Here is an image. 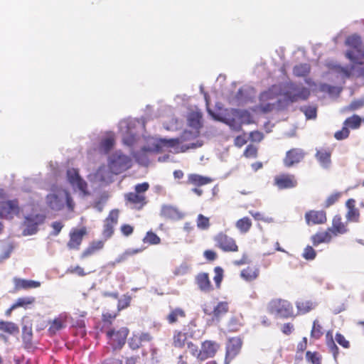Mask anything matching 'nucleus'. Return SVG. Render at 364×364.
<instances>
[{
	"label": "nucleus",
	"instance_id": "nucleus-16",
	"mask_svg": "<svg viewBox=\"0 0 364 364\" xmlns=\"http://www.w3.org/2000/svg\"><path fill=\"white\" fill-rule=\"evenodd\" d=\"M242 340L238 337L230 338L226 346L225 360L230 362L240 351Z\"/></svg>",
	"mask_w": 364,
	"mask_h": 364
},
{
	"label": "nucleus",
	"instance_id": "nucleus-5",
	"mask_svg": "<svg viewBox=\"0 0 364 364\" xmlns=\"http://www.w3.org/2000/svg\"><path fill=\"white\" fill-rule=\"evenodd\" d=\"M108 166L110 171L117 175L132 166V160L129 156L120 152H116L111 156Z\"/></svg>",
	"mask_w": 364,
	"mask_h": 364
},
{
	"label": "nucleus",
	"instance_id": "nucleus-17",
	"mask_svg": "<svg viewBox=\"0 0 364 364\" xmlns=\"http://www.w3.org/2000/svg\"><path fill=\"white\" fill-rule=\"evenodd\" d=\"M160 215L166 220H179L184 218L185 214L175 206L164 205L161 207Z\"/></svg>",
	"mask_w": 364,
	"mask_h": 364
},
{
	"label": "nucleus",
	"instance_id": "nucleus-51",
	"mask_svg": "<svg viewBox=\"0 0 364 364\" xmlns=\"http://www.w3.org/2000/svg\"><path fill=\"white\" fill-rule=\"evenodd\" d=\"M114 139L113 137H107L102 140L100 147L105 152H108L114 146Z\"/></svg>",
	"mask_w": 364,
	"mask_h": 364
},
{
	"label": "nucleus",
	"instance_id": "nucleus-58",
	"mask_svg": "<svg viewBox=\"0 0 364 364\" xmlns=\"http://www.w3.org/2000/svg\"><path fill=\"white\" fill-rule=\"evenodd\" d=\"M247 142V139L245 133L236 136L234 139V144L237 147H242Z\"/></svg>",
	"mask_w": 364,
	"mask_h": 364
},
{
	"label": "nucleus",
	"instance_id": "nucleus-48",
	"mask_svg": "<svg viewBox=\"0 0 364 364\" xmlns=\"http://www.w3.org/2000/svg\"><path fill=\"white\" fill-rule=\"evenodd\" d=\"M35 301V298L33 296L18 298L16 303L13 304V308L23 307L29 304H32Z\"/></svg>",
	"mask_w": 364,
	"mask_h": 364
},
{
	"label": "nucleus",
	"instance_id": "nucleus-1",
	"mask_svg": "<svg viewBox=\"0 0 364 364\" xmlns=\"http://www.w3.org/2000/svg\"><path fill=\"white\" fill-rule=\"evenodd\" d=\"M149 188L147 182L138 183L134 186V191L124 194V201L127 206L136 210H141L147 204L146 192Z\"/></svg>",
	"mask_w": 364,
	"mask_h": 364
},
{
	"label": "nucleus",
	"instance_id": "nucleus-57",
	"mask_svg": "<svg viewBox=\"0 0 364 364\" xmlns=\"http://www.w3.org/2000/svg\"><path fill=\"white\" fill-rule=\"evenodd\" d=\"M67 272L77 274L79 277H84L87 275V273L85 272L84 269L79 265L75 267H70L68 269Z\"/></svg>",
	"mask_w": 364,
	"mask_h": 364
},
{
	"label": "nucleus",
	"instance_id": "nucleus-20",
	"mask_svg": "<svg viewBox=\"0 0 364 364\" xmlns=\"http://www.w3.org/2000/svg\"><path fill=\"white\" fill-rule=\"evenodd\" d=\"M305 219L308 225L323 224L326 222V214L323 210H310L306 213Z\"/></svg>",
	"mask_w": 364,
	"mask_h": 364
},
{
	"label": "nucleus",
	"instance_id": "nucleus-9",
	"mask_svg": "<svg viewBox=\"0 0 364 364\" xmlns=\"http://www.w3.org/2000/svg\"><path fill=\"white\" fill-rule=\"evenodd\" d=\"M277 95L271 90L262 92L259 97L257 109L264 114L272 112L276 104L272 101L276 99Z\"/></svg>",
	"mask_w": 364,
	"mask_h": 364
},
{
	"label": "nucleus",
	"instance_id": "nucleus-2",
	"mask_svg": "<svg viewBox=\"0 0 364 364\" xmlns=\"http://www.w3.org/2000/svg\"><path fill=\"white\" fill-rule=\"evenodd\" d=\"M268 311L271 314L284 318L295 316L292 304L282 299H272L268 304Z\"/></svg>",
	"mask_w": 364,
	"mask_h": 364
},
{
	"label": "nucleus",
	"instance_id": "nucleus-4",
	"mask_svg": "<svg viewBox=\"0 0 364 364\" xmlns=\"http://www.w3.org/2000/svg\"><path fill=\"white\" fill-rule=\"evenodd\" d=\"M346 43L347 46L352 48L348 50L346 56L353 63L362 65L363 63L360 60L362 56H364V53L360 50L362 44L361 38L359 36L352 35L346 38Z\"/></svg>",
	"mask_w": 364,
	"mask_h": 364
},
{
	"label": "nucleus",
	"instance_id": "nucleus-44",
	"mask_svg": "<svg viewBox=\"0 0 364 364\" xmlns=\"http://www.w3.org/2000/svg\"><path fill=\"white\" fill-rule=\"evenodd\" d=\"M25 224H26V229L24 230L23 232L24 235H33L37 232L38 231V226L36 223H33L28 218H26L25 220Z\"/></svg>",
	"mask_w": 364,
	"mask_h": 364
},
{
	"label": "nucleus",
	"instance_id": "nucleus-46",
	"mask_svg": "<svg viewBox=\"0 0 364 364\" xmlns=\"http://www.w3.org/2000/svg\"><path fill=\"white\" fill-rule=\"evenodd\" d=\"M197 227L200 230H208L210 228V220L208 217L199 214L197 218Z\"/></svg>",
	"mask_w": 364,
	"mask_h": 364
},
{
	"label": "nucleus",
	"instance_id": "nucleus-49",
	"mask_svg": "<svg viewBox=\"0 0 364 364\" xmlns=\"http://www.w3.org/2000/svg\"><path fill=\"white\" fill-rule=\"evenodd\" d=\"M63 206L66 203L68 210L73 211L75 208V203L70 193L66 190H63Z\"/></svg>",
	"mask_w": 364,
	"mask_h": 364
},
{
	"label": "nucleus",
	"instance_id": "nucleus-22",
	"mask_svg": "<svg viewBox=\"0 0 364 364\" xmlns=\"http://www.w3.org/2000/svg\"><path fill=\"white\" fill-rule=\"evenodd\" d=\"M196 283L200 291L210 292L213 290V287L207 272H200L196 276Z\"/></svg>",
	"mask_w": 364,
	"mask_h": 364
},
{
	"label": "nucleus",
	"instance_id": "nucleus-13",
	"mask_svg": "<svg viewBox=\"0 0 364 364\" xmlns=\"http://www.w3.org/2000/svg\"><path fill=\"white\" fill-rule=\"evenodd\" d=\"M67 178L72 186L76 187L85 196L88 195L89 192L87 190V183L82 179L80 176L77 169L71 168L67 171Z\"/></svg>",
	"mask_w": 364,
	"mask_h": 364
},
{
	"label": "nucleus",
	"instance_id": "nucleus-19",
	"mask_svg": "<svg viewBox=\"0 0 364 364\" xmlns=\"http://www.w3.org/2000/svg\"><path fill=\"white\" fill-rule=\"evenodd\" d=\"M67 316L60 314L55 317L53 320L49 321V328L48 333L50 336L55 335L58 331L63 329L66 326Z\"/></svg>",
	"mask_w": 364,
	"mask_h": 364
},
{
	"label": "nucleus",
	"instance_id": "nucleus-43",
	"mask_svg": "<svg viewBox=\"0 0 364 364\" xmlns=\"http://www.w3.org/2000/svg\"><path fill=\"white\" fill-rule=\"evenodd\" d=\"M214 272L215 276L213 277V280L215 284V287L217 289H220L224 277V270L221 267L218 266L214 268Z\"/></svg>",
	"mask_w": 364,
	"mask_h": 364
},
{
	"label": "nucleus",
	"instance_id": "nucleus-28",
	"mask_svg": "<svg viewBox=\"0 0 364 364\" xmlns=\"http://www.w3.org/2000/svg\"><path fill=\"white\" fill-rule=\"evenodd\" d=\"M188 333L179 330L173 332L172 338V346L176 348L182 349L187 345Z\"/></svg>",
	"mask_w": 364,
	"mask_h": 364
},
{
	"label": "nucleus",
	"instance_id": "nucleus-14",
	"mask_svg": "<svg viewBox=\"0 0 364 364\" xmlns=\"http://www.w3.org/2000/svg\"><path fill=\"white\" fill-rule=\"evenodd\" d=\"M119 219V210H112L108 216L104 220L102 236L105 240L109 239L114 234V228L117 224Z\"/></svg>",
	"mask_w": 364,
	"mask_h": 364
},
{
	"label": "nucleus",
	"instance_id": "nucleus-33",
	"mask_svg": "<svg viewBox=\"0 0 364 364\" xmlns=\"http://www.w3.org/2000/svg\"><path fill=\"white\" fill-rule=\"evenodd\" d=\"M229 311V304L227 301H220L216 306L213 309V318L216 320L220 319Z\"/></svg>",
	"mask_w": 364,
	"mask_h": 364
},
{
	"label": "nucleus",
	"instance_id": "nucleus-21",
	"mask_svg": "<svg viewBox=\"0 0 364 364\" xmlns=\"http://www.w3.org/2000/svg\"><path fill=\"white\" fill-rule=\"evenodd\" d=\"M14 290L16 291L22 289L27 290L31 289H36L41 286V282L34 280L24 279L21 278H14Z\"/></svg>",
	"mask_w": 364,
	"mask_h": 364
},
{
	"label": "nucleus",
	"instance_id": "nucleus-62",
	"mask_svg": "<svg viewBox=\"0 0 364 364\" xmlns=\"http://www.w3.org/2000/svg\"><path fill=\"white\" fill-rule=\"evenodd\" d=\"M250 139L252 141L260 142L264 139V134L259 131H253L250 133Z\"/></svg>",
	"mask_w": 364,
	"mask_h": 364
},
{
	"label": "nucleus",
	"instance_id": "nucleus-8",
	"mask_svg": "<svg viewBox=\"0 0 364 364\" xmlns=\"http://www.w3.org/2000/svg\"><path fill=\"white\" fill-rule=\"evenodd\" d=\"M21 211L17 199L7 200L0 203V214L1 218L12 220L15 216H18Z\"/></svg>",
	"mask_w": 364,
	"mask_h": 364
},
{
	"label": "nucleus",
	"instance_id": "nucleus-50",
	"mask_svg": "<svg viewBox=\"0 0 364 364\" xmlns=\"http://www.w3.org/2000/svg\"><path fill=\"white\" fill-rule=\"evenodd\" d=\"M341 193H334L331 195H330L326 200L324 202L323 208H328L335 204L338 199L341 198Z\"/></svg>",
	"mask_w": 364,
	"mask_h": 364
},
{
	"label": "nucleus",
	"instance_id": "nucleus-60",
	"mask_svg": "<svg viewBox=\"0 0 364 364\" xmlns=\"http://www.w3.org/2000/svg\"><path fill=\"white\" fill-rule=\"evenodd\" d=\"M32 222L36 223L37 225H41L44 223L46 220V215L43 214H36L34 215L28 216Z\"/></svg>",
	"mask_w": 364,
	"mask_h": 364
},
{
	"label": "nucleus",
	"instance_id": "nucleus-53",
	"mask_svg": "<svg viewBox=\"0 0 364 364\" xmlns=\"http://www.w3.org/2000/svg\"><path fill=\"white\" fill-rule=\"evenodd\" d=\"M304 113L306 117L309 119H315L316 117V108L312 106H307L301 108Z\"/></svg>",
	"mask_w": 364,
	"mask_h": 364
},
{
	"label": "nucleus",
	"instance_id": "nucleus-45",
	"mask_svg": "<svg viewBox=\"0 0 364 364\" xmlns=\"http://www.w3.org/2000/svg\"><path fill=\"white\" fill-rule=\"evenodd\" d=\"M258 154V148L253 145V144H249L245 148L243 156L248 159H255L257 156Z\"/></svg>",
	"mask_w": 364,
	"mask_h": 364
},
{
	"label": "nucleus",
	"instance_id": "nucleus-35",
	"mask_svg": "<svg viewBox=\"0 0 364 364\" xmlns=\"http://www.w3.org/2000/svg\"><path fill=\"white\" fill-rule=\"evenodd\" d=\"M252 221L248 217H243L235 223V227L242 234L247 233L252 228Z\"/></svg>",
	"mask_w": 364,
	"mask_h": 364
},
{
	"label": "nucleus",
	"instance_id": "nucleus-39",
	"mask_svg": "<svg viewBox=\"0 0 364 364\" xmlns=\"http://www.w3.org/2000/svg\"><path fill=\"white\" fill-rule=\"evenodd\" d=\"M309 73L310 66L306 63L297 65L293 68V73L296 77H306Z\"/></svg>",
	"mask_w": 364,
	"mask_h": 364
},
{
	"label": "nucleus",
	"instance_id": "nucleus-36",
	"mask_svg": "<svg viewBox=\"0 0 364 364\" xmlns=\"http://www.w3.org/2000/svg\"><path fill=\"white\" fill-rule=\"evenodd\" d=\"M0 331L9 334H17L19 332L18 326L11 321H4L0 320Z\"/></svg>",
	"mask_w": 364,
	"mask_h": 364
},
{
	"label": "nucleus",
	"instance_id": "nucleus-12",
	"mask_svg": "<svg viewBox=\"0 0 364 364\" xmlns=\"http://www.w3.org/2000/svg\"><path fill=\"white\" fill-rule=\"evenodd\" d=\"M274 185L279 190L291 189L297 186V179L294 174L283 173L274 178Z\"/></svg>",
	"mask_w": 364,
	"mask_h": 364
},
{
	"label": "nucleus",
	"instance_id": "nucleus-32",
	"mask_svg": "<svg viewBox=\"0 0 364 364\" xmlns=\"http://www.w3.org/2000/svg\"><path fill=\"white\" fill-rule=\"evenodd\" d=\"M299 314H305L316 307V303L311 300H299L296 302Z\"/></svg>",
	"mask_w": 364,
	"mask_h": 364
},
{
	"label": "nucleus",
	"instance_id": "nucleus-63",
	"mask_svg": "<svg viewBox=\"0 0 364 364\" xmlns=\"http://www.w3.org/2000/svg\"><path fill=\"white\" fill-rule=\"evenodd\" d=\"M186 346L188 349L190 350L191 354L198 358L199 353L198 346L193 343L192 341H188L187 342Z\"/></svg>",
	"mask_w": 364,
	"mask_h": 364
},
{
	"label": "nucleus",
	"instance_id": "nucleus-24",
	"mask_svg": "<svg viewBox=\"0 0 364 364\" xmlns=\"http://www.w3.org/2000/svg\"><path fill=\"white\" fill-rule=\"evenodd\" d=\"M105 246V240H93L92 241L87 248H85L81 253L80 257L83 259L90 256L95 255L96 252L102 250Z\"/></svg>",
	"mask_w": 364,
	"mask_h": 364
},
{
	"label": "nucleus",
	"instance_id": "nucleus-3",
	"mask_svg": "<svg viewBox=\"0 0 364 364\" xmlns=\"http://www.w3.org/2000/svg\"><path fill=\"white\" fill-rule=\"evenodd\" d=\"M214 245L216 248L224 252H237L239 246L235 238L232 237L225 231H220L213 237Z\"/></svg>",
	"mask_w": 364,
	"mask_h": 364
},
{
	"label": "nucleus",
	"instance_id": "nucleus-52",
	"mask_svg": "<svg viewBox=\"0 0 364 364\" xmlns=\"http://www.w3.org/2000/svg\"><path fill=\"white\" fill-rule=\"evenodd\" d=\"M316 256V252L315 250L311 247L308 245L304 250V252L302 254V257L306 260H313L315 259Z\"/></svg>",
	"mask_w": 364,
	"mask_h": 364
},
{
	"label": "nucleus",
	"instance_id": "nucleus-37",
	"mask_svg": "<svg viewBox=\"0 0 364 364\" xmlns=\"http://www.w3.org/2000/svg\"><path fill=\"white\" fill-rule=\"evenodd\" d=\"M362 119L357 114H353V116L348 117L343 122V125H345L348 129L349 128L352 129H358L361 125Z\"/></svg>",
	"mask_w": 364,
	"mask_h": 364
},
{
	"label": "nucleus",
	"instance_id": "nucleus-64",
	"mask_svg": "<svg viewBox=\"0 0 364 364\" xmlns=\"http://www.w3.org/2000/svg\"><path fill=\"white\" fill-rule=\"evenodd\" d=\"M364 106V100H354L351 102V103L348 106V109L351 111H354Z\"/></svg>",
	"mask_w": 364,
	"mask_h": 364
},
{
	"label": "nucleus",
	"instance_id": "nucleus-34",
	"mask_svg": "<svg viewBox=\"0 0 364 364\" xmlns=\"http://www.w3.org/2000/svg\"><path fill=\"white\" fill-rule=\"evenodd\" d=\"M33 330L31 326H24L22 328V340L26 348H30L33 346Z\"/></svg>",
	"mask_w": 364,
	"mask_h": 364
},
{
	"label": "nucleus",
	"instance_id": "nucleus-47",
	"mask_svg": "<svg viewBox=\"0 0 364 364\" xmlns=\"http://www.w3.org/2000/svg\"><path fill=\"white\" fill-rule=\"evenodd\" d=\"M132 297L128 294H124L119 300L117 304V310L120 311L130 306Z\"/></svg>",
	"mask_w": 364,
	"mask_h": 364
},
{
	"label": "nucleus",
	"instance_id": "nucleus-56",
	"mask_svg": "<svg viewBox=\"0 0 364 364\" xmlns=\"http://www.w3.org/2000/svg\"><path fill=\"white\" fill-rule=\"evenodd\" d=\"M349 134H350L349 129L345 125H343V128L341 130L337 131L334 134V137L337 140H343V139L348 138Z\"/></svg>",
	"mask_w": 364,
	"mask_h": 364
},
{
	"label": "nucleus",
	"instance_id": "nucleus-59",
	"mask_svg": "<svg viewBox=\"0 0 364 364\" xmlns=\"http://www.w3.org/2000/svg\"><path fill=\"white\" fill-rule=\"evenodd\" d=\"M223 122L228 124L231 129L239 132L242 130V125L237 124L235 119H225Z\"/></svg>",
	"mask_w": 364,
	"mask_h": 364
},
{
	"label": "nucleus",
	"instance_id": "nucleus-41",
	"mask_svg": "<svg viewBox=\"0 0 364 364\" xmlns=\"http://www.w3.org/2000/svg\"><path fill=\"white\" fill-rule=\"evenodd\" d=\"M143 242L149 245H159L161 243V238L154 232L148 231L143 239Z\"/></svg>",
	"mask_w": 364,
	"mask_h": 364
},
{
	"label": "nucleus",
	"instance_id": "nucleus-54",
	"mask_svg": "<svg viewBox=\"0 0 364 364\" xmlns=\"http://www.w3.org/2000/svg\"><path fill=\"white\" fill-rule=\"evenodd\" d=\"M335 340L341 346L344 348L348 349L350 346V342L341 333H336Z\"/></svg>",
	"mask_w": 364,
	"mask_h": 364
},
{
	"label": "nucleus",
	"instance_id": "nucleus-11",
	"mask_svg": "<svg viewBox=\"0 0 364 364\" xmlns=\"http://www.w3.org/2000/svg\"><path fill=\"white\" fill-rule=\"evenodd\" d=\"M220 348V343L215 341L205 340L201 343L200 349L198 356V360H205L213 358Z\"/></svg>",
	"mask_w": 364,
	"mask_h": 364
},
{
	"label": "nucleus",
	"instance_id": "nucleus-27",
	"mask_svg": "<svg viewBox=\"0 0 364 364\" xmlns=\"http://www.w3.org/2000/svg\"><path fill=\"white\" fill-rule=\"evenodd\" d=\"M332 236L344 234L347 232L345 224L342 222L341 217L336 215L332 220V227L328 228Z\"/></svg>",
	"mask_w": 364,
	"mask_h": 364
},
{
	"label": "nucleus",
	"instance_id": "nucleus-6",
	"mask_svg": "<svg viewBox=\"0 0 364 364\" xmlns=\"http://www.w3.org/2000/svg\"><path fill=\"white\" fill-rule=\"evenodd\" d=\"M128 334L129 329L127 327H122L118 330L110 329L106 333L108 343L114 350L121 349L124 346Z\"/></svg>",
	"mask_w": 364,
	"mask_h": 364
},
{
	"label": "nucleus",
	"instance_id": "nucleus-7",
	"mask_svg": "<svg viewBox=\"0 0 364 364\" xmlns=\"http://www.w3.org/2000/svg\"><path fill=\"white\" fill-rule=\"evenodd\" d=\"M283 95L287 102H295L299 100H306L310 95V91L304 87H298L291 84L284 92Z\"/></svg>",
	"mask_w": 364,
	"mask_h": 364
},
{
	"label": "nucleus",
	"instance_id": "nucleus-55",
	"mask_svg": "<svg viewBox=\"0 0 364 364\" xmlns=\"http://www.w3.org/2000/svg\"><path fill=\"white\" fill-rule=\"evenodd\" d=\"M360 216L359 210L358 208H352L350 210H348L347 214H346V218L349 221H353L357 222L358 221Z\"/></svg>",
	"mask_w": 364,
	"mask_h": 364
},
{
	"label": "nucleus",
	"instance_id": "nucleus-10",
	"mask_svg": "<svg viewBox=\"0 0 364 364\" xmlns=\"http://www.w3.org/2000/svg\"><path fill=\"white\" fill-rule=\"evenodd\" d=\"M306 156V152L301 148H291L288 150L283 159V164L287 168L293 167L301 163Z\"/></svg>",
	"mask_w": 364,
	"mask_h": 364
},
{
	"label": "nucleus",
	"instance_id": "nucleus-31",
	"mask_svg": "<svg viewBox=\"0 0 364 364\" xmlns=\"http://www.w3.org/2000/svg\"><path fill=\"white\" fill-rule=\"evenodd\" d=\"M332 235L328 229L323 232H318L311 236V241L314 246H317L321 243L329 242L331 240Z\"/></svg>",
	"mask_w": 364,
	"mask_h": 364
},
{
	"label": "nucleus",
	"instance_id": "nucleus-26",
	"mask_svg": "<svg viewBox=\"0 0 364 364\" xmlns=\"http://www.w3.org/2000/svg\"><path fill=\"white\" fill-rule=\"evenodd\" d=\"M213 179L208 176H203L197 173H191L188 175L186 182L188 185L200 187L210 183Z\"/></svg>",
	"mask_w": 364,
	"mask_h": 364
},
{
	"label": "nucleus",
	"instance_id": "nucleus-18",
	"mask_svg": "<svg viewBox=\"0 0 364 364\" xmlns=\"http://www.w3.org/2000/svg\"><path fill=\"white\" fill-rule=\"evenodd\" d=\"M63 190L58 191L56 193H50L46 196L47 205L53 210H60L63 208Z\"/></svg>",
	"mask_w": 364,
	"mask_h": 364
},
{
	"label": "nucleus",
	"instance_id": "nucleus-25",
	"mask_svg": "<svg viewBox=\"0 0 364 364\" xmlns=\"http://www.w3.org/2000/svg\"><path fill=\"white\" fill-rule=\"evenodd\" d=\"M186 317V311L181 307L170 308V311L166 316L167 322L173 325L179 322L180 319L185 318Z\"/></svg>",
	"mask_w": 364,
	"mask_h": 364
},
{
	"label": "nucleus",
	"instance_id": "nucleus-38",
	"mask_svg": "<svg viewBox=\"0 0 364 364\" xmlns=\"http://www.w3.org/2000/svg\"><path fill=\"white\" fill-rule=\"evenodd\" d=\"M323 334V331L321 324L318 319L313 321L312 328L311 331V337L315 340L321 338Z\"/></svg>",
	"mask_w": 364,
	"mask_h": 364
},
{
	"label": "nucleus",
	"instance_id": "nucleus-61",
	"mask_svg": "<svg viewBox=\"0 0 364 364\" xmlns=\"http://www.w3.org/2000/svg\"><path fill=\"white\" fill-rule=\"evenodd\" d=\"M203 256L207 261L213 262L218 258L216 252L213 250H206L203 252Z\"/></svg>",
	"mask_w": 364,
	"mask_h": 364
},
{
	"label": "nucleus",
	"instance_id": "nucleus-30",
	"mask_svg": "<svg viewBox=\"0 0 364 364\" xmlns=\"http://www.w3.org/2000/svg\"><path fill=\"white\" fill-rule=\"evenodd\" d=\"M315 156L322 167L325 168L329 167L331 161V152L328 149H322L317 150Z\"/></svg>",
	"mask_w": 364,
	"mask_h": 364
},
{
	"label": "nucleus",
	"instance_id": "nucleus-42",
	"mask_svg": "<svg viewBox=\"0 0 364 364\" xmlns=\"http://www.w3.org/2000/svg\"><path fill=\"white\" fill-rule=\"evenodd\" d=\"M326 346L331 353H332L333 358L336 360L339 355V348L335 343L332 336L326 339Z\"/></svg>",
	"mask_w": 364,
	"mask_h": 364
},
{
	"label": "nucleus",
	"instance_id": "nucleus-23",
	"mask_svg": "<svg viewBox=\"0 0 364 364\" xmlns=\"http://www.w3.org/2000/svg\"><path fill=\"white\" fill-rule=\"evenodd\" d=\"M181 142V139L178 138L176 139H161L158 141L157 146L160 147H166V148H174L175 151L178 152H184L188 150L189 148H193V146H186V147H178L180 143Z\"/></svg>",
	"mask_w": 364,
	"mask_h": 364
},
{
	"label": "nucleus",
	"instance_id": "nucleus-40",
	"mask_svg": "<svg viewBox=\"0 0 364 364\" xmlns=\"http://www.w3.org/2000/svg\"><path fill=\"white\" fill-rule=\"evenodd\" d=\"M306 360L311 364H321L322 356L318 352L308 350L306 353Z\"/></svg>",
	"mask_w": 364,
	"mask_h": 364
},
{
	"label": "nucleus",
	"instance_id": "nucleus-29",
	"mask_svg": "<svg viewBox=\"0 0 364 364\" xmlns=\"http://www.w3.org/2000/svg\"><path fill=\"white\" fill-rule=\"evenodd\" d=\"M259 269L255 266H248L240 272V277L245 281L251 282L258 278Z\"/></svg>",
	"mask_w": 364,
	"mask_h": 364
},
{
	"label": "nucleus",
	"instance_id": "nucleus-15",
	"mask_svg": "<svg viewBox=\"0 0 364 364\" xmlns=\"http://www.w3.org/2000/svg\"><path fill=\"white\" fill-rule=\"evenodd\" d=\"M86 235L87 230L85 227L80 229H73L69 234L70 239L67 243V247L68 249L78 250L82 244L83 237Z\"/></svg>",
	"mask_w": 364,
	"mask_h": 364
}]
</instances>
